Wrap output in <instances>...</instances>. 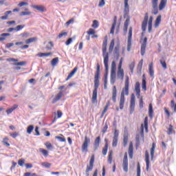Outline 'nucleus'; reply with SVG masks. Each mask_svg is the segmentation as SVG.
Wrapping results in <instances>:
<instances>
[{"label":"nucleus","instance_id":"58","mask_svg":"<svg viewBox=\"0 0 176 176\" xmlns=\"http://www.w3.org/2000/svg\"><path fill=\"white\" fill-rule=\"evenodd\" d=\"M160 63L161 64V65L162 66V67L164 68V69H167V64L166 63L165 60H160Z\"/></svg>","mask_w":176,"mask_h":176},{"label":"nucleus","instance_id":"8","mask_svg":"<svg viewBox=\"0 0 176 176\" xmlns=\"http://www.w3.org/2000/svg\"><path fill=\"white\" fill-rule=\"evenodd\" d=\"M135 108V96H134V94H132L131 96V102H130V106H129V111L131 114H132L134 112Z\"/></svg>","mask_w":176,"mask_h":176},{"label":"nucleus","instance_id":"41","mask_svg":"<svg viewBox=\"0 0 176 176\" xmlns=\"http://www.w3.org/2000/svg\"><path fill=\"white\" fill-rule=\"evenodd\" d=\"M115 47V39H112L110 45H109V52L110 53H112V52H113V47Z\"/></svg>","mask_w":176,"mask_h":176},{"label":"nucleus","instance_id":"61","mask_svg":"<svg viewBox=\"0 0 176 176\" xmlns=\"http://www.w3.org/2000/svg\"><path fill=\"white\" fill-rule=\"evenodd\" d=\"M136 146H140V135H137L135 137Z\"/></svg>","mask_w":176,"mask_h":176},{"label":"nucleus","instance_id":"55","mask_svg":"<svg viewBox=\"0 0 176 176\" xmlns=\"http://www.w3.org/2000/svg\"><path fill=\"white\" fill-rule=\"evenodd\" d=\"M41 166H43V167H45L46 168H50V167H52V164L49 162H43L41 163Z\"/></svg>","mask_w":176,"mask_h":176},{"label":"nucleus","instance_id":"37","mask_svg":"<svg viewBox=\"0 0 176 176\" xmlns=\"http://www.w3.org/2000/svg\"><path fill=\"white\" fill-rule=\"evenodd\" d=\"M113 156V151L111 150L109 152V155L107 159L108 163H109V164H112Z\"/></svg>","mask_w":176,"mask_h":176},{"label":"nucleus","instance_id":"33","mask_svg":"<svg viewBox=\"0 0 176 176\" xmlns=\"http://www.w3.org/2000/svg\"><path fill=\"white\" fill-rule=\"evenodd\" d=\"M156 148V143L153 142L152 147L151 148V160H153V157L155 156V148Z\"/></svg>","mask_w":176,"mask_h":176},{"label":"nucleus","instance_id":"48","mask_svg":"<svg viewBox=\"0 0 176 176\" xmlns=\"http://www.w3.org/2000/svg\"><path fill=\"white\" fill-rule=\"evenodd\" d=\"M100 26V23H98V21L97 20H94L93 24L91 25L92 28H98Z\"/></svg>","mask_w":176,"mask_h":176},{"label":"nucleus","instance_id":"14","mask_svg":"<svg viewBox=\"0 0 176 176\" xmlns=\"http://www.w3.org/2000/svg\"><path fill=\"white\" fill-rule=\"evenodd\" d=\"M141 85L140 82H136L135 84V91L136 93V96L138 98H140V96H141V89L140 88Z\"/></svg>","mask_w":176,"mask_h":176},{"label":"nucleus","instance_id":"49","mask_svg":"<svg viewBox=\"0 0 176 176\" xmlns=\"http://www.w3.org/2000/svg\"><path fill=\"white\" fill-rule=\"evenodd\" d=\"M135 67V62H132L130 65H129V69L131 72V74H133L134 72V68Z\"/></svg>","mask_w":176,"mask_h":176},{"label":"nucleus","instance_id":"11","mask_svg":"<svg viewBox=\"0 0 176 176\" xmlns=\"http://www.w3.org/2000/svg\"><path fill=\"white\" fill-rule=\"evenodd\" d=\"M63 97H64V93L63 92V91H60L56 95V96L52 99V104H56V102H58V101H60L61 100V98H63Z\"/></svg>","mask_w":176,"mask_h":176},{"label":"nucleus","instance_id":"63","mask_svg":"<svg viewBox=\"0 0 176 176\" xmlns=\"http://www.w3.org/2000/svg\"><path fill=\"white\" fill-rule=\"evenodd\" d=\"M26 63L25 61H21V62H17V63H14V65H16V66H19V65H25Z\"/></svg>","mask_w":176,"mask_h":176},{"label":"nucleus","instance_id":"3","mask_svg":"<svg viewBox=\"0 0 176 176\" xmlns=\"http://www.w3.org/2000/svg\"><path fill=\"white\" fill-rule=\"evenodd\" d=\"M130 86V78L129 76H126L125 77V82H124V87L122 88L121 91V96L120 98V109H123L124 108V101H126V98L124 96H129V87Z\"/></svg>","mask_w":176,"mask_h":176},{"label":"nucleus","instance_id":"26","mask_svg":"<svg viewBox=\"0 0 176 176\" xmlns=\"http://www.w3.org/2000/svg\"><path fill=\"white\" fill-rule=\"evenodd\" d=\"M160 23H162V15H159L155 21L154 27L155 28H157L159 25H160Z\"/></svg>","mask_w":176,"mask_h":176},{"label":"nucleus","instance_id":"60","mask_svg":"<svg viewBox=\"0 0 176 176\" xmlns=\"http://www.w3.org/2000/svg\"><path fill=\"white\" fill-rule=\"evenodd\" d=\"M55 138L56 140H59V141H60V142H65L67 141L65 140V138H64V137L56 136Z\"/></svg>","mask_w":176,"mask_h":176},{"label":"nucleus","instance_id":"20","mask_svg":"<svg viewBox=\"0 0 176 176\" xmlns=\"http://www.w3.org/2000/svg\"><path fill=\"white\" fill-rule=\"evenodd\" d=\"M32 8L36 9V10H38V12H41V13L46 12V8L44 6H32Z\"/></svg>","mask_w":176,"mask_h":176},{"label":"nucleus","instance_id":"52","mask_svg":"<svg viewBox=\"0 0 176 176\" xmlns=\"http://www.w3.org/2000/svg\"><path fill=\"white\" fill-rule=\"evenodd\" d=\"M25 27V25H17L16 28H15V31L16 32H19V31H21V30H23V28H24Z\"/></svg>","mask_w":176,"mask_h":176},{"label":"nucleus","instance_id":"23","mask_svg":"<svg viewBox=\"0 0 176 176\" xmlns=\"http://www.w3.org/2000/svg\"><path fill=\"white\" fill-rule=\"evenodd\" d=\"M76 71H78V67H74L73 69V70L69 74V75L67 76V78H66V82L69 80V79L71 78H72V76H74L75 75V74H76Z\"/></svg>","mask_w":176,"mask_h":176},{"label":"nucleus","instance_id":"18","mask_svg":"<svg viewBox=\"0 0 176 176\" xmlns=\"http://www.w3.org/2000/svg\"><path fill=\"white\" fill-rule=\"evenodd\" d=\"M145 162H146V170L149 171V153L148 151H145Z\"/></svg>","mask_w":176,"mask_h":176},{"label":"nucleus","instance_id":"38","mask_svg":"<svg viewBox=\"0 0 176 176\" xmlns=\"http://www.w3.org/2000/svg\"><path fill=\"white\" fill-rule=\"evenodd\" d=\"M36 41H38V38L36 37H33V38H28L25 40V43L27 45H30V43H32L34 42H36Z\"/></svg>","mask_w":176,"mask_h":176},{"label":"nucleus","instance_id":"10","mask_svg":"<svg viewBox=\"0 0 176 176\" xmlns=\"http://www.w3.org/2000/svg\"><path fill=\"white\" fill-rule=\"evenodd\" d=\"M147 42H148V38L144 37L143 39V41L142 43V45H141L140 53H141L142 56H144V54H145V52L146 50V43Z\"/></svg>","mask_w":176,"mask_h":176},{"label":"nucleus","instance_id":"4","mask_svg":"<svg viewBox=\"0 0 176 176\" xmlns=\"http://www.w3.org/2000/svg\"><path fill=\"white\" fill-rule=\"evenodd\" d=\"M89 145H90V139L87 136H85L81 146V151L82 153H87V152H89Z\"/></svg>","mask_w":176,"mask_h":176},{"label":"nucleus","instance_id":"19","mask_svg":"<svg viewBox=\"0 0 176 176\" xmlns=\"http://www.w3.org/2000/svg\"><path fill=\"white\" fill-rule=\"evenodd\" d=\"M100 142H101V137L98 136L94 142V149H98V148L100 147Z\"/></svg>","mask_w":176,"mask_h":176},{"label":"nucleus","instance_id":"13","mask_svg":"<svg viewBox=\"0 0 176 176\" xmlns=\"http://www.w3.org/2000/svg\"><path fill=\"white\" fill-rule=\"evenodd\" d=\"M148 74L151 78H155V70L153 69V63L152 62L148 65Z\"/></svg>","mask_w":176,"mask_h":176},{"label":"nucleus","instance_id":"54","mask_svg":"<svg viewBox=\"0 0 176 176\" xmlns=\"http://www.w3.org/2000/svg\"><path fill=\"white\" fill-rule=\"evenodd\" d=\"M119 50H120V45L118 44L114 49V52L117 56H119Z\"/></svg>","mask_w":176,"mask_h":176},{"label":"nucleus","instance_id":"15","mask_svg":"<svg viewBox=\"0 0 176 176\" xmlns=\"http://www.w3.org/2000/svg\"><path fill=\"white\" fill-rule=\"evenodd\" d=\"M117 78L120 80H123L124 79V70L123 69H118Z\"/></svg>","mask_w":176,"mask_h":176},{"label":"nucleus","instance_id":"64","mask_svg":"<svg viewBox=\"0 0 176 176\" xmlns=\"http://www.w3.org/2000/svg\"><path fill=\"white\" fill-rule=\"evenodd\" d=\"M105 6V0H100L98 6L99 8H102V6Z\"/></svg>","mask_w":176,"mask_h":176},{"label":"nucleus","instance_id":"46","mask_svg":"<svg viewBox=\"0 0 176 176\" xmlns=\"http://www.w3.org/2000/svg\"><path fill=\"white\" fill-rule=\"evenodd\" d=\"M61 116H63V111H61L60 110H58L57 111V117H54L53 122H56V120H57V119H60V118H61Z\"/></svg>","mask_w":176,"mask_h":176},{"label":"nucleus","instance_id":"57","mask_svg":"<svg viewBox=\"0 0 176 176\" xmlns=\"http://www.w3.org/2000/svg\"><path fill=\"white\" fill-rule=\"evenodd\" d=\"M45 146H46L47 149H53V145H52V143L49 142H45Z\"/></svg>","mask_w":176,"mask_h":176},{"label":"nucleus","instance_id":"59","mask_svg":"<svg viewBox=\"0 0 176 176\" xmlns=\"http://www.w3.org/2000/svg\"><path fill=\"white\" fill-rule=\"evenodd\" d=\"M170 107L173 108L174 112L176 113V103L174 102V100L170 101Z\"/></svg>","mask_w":176,"mask_h":176},{"label":"nucleus","instance_id":"1","mask_svg":"<svg viewBox=\"0 0 176 176\" xmlns=\"http://www.w3.org/2000/svg\"><path fill=\"white\" fill-rule=\"evenodd\" d=\"M108 46V36H104L103 43H102V56L104 58V65L105 67V72L104 74V83H108V71L109 69V66H108V63L109 62V55L108 54V52H107V47Z\"/></svg>","mask_w":176,"mask_h":176},{"label":"nucleus","instance_id":"7","mask_svg":"<svg viewBox=\"0 0 176 176\" xmlns=\"http://www.w3.org/2000/svg\"><path fill=\"white\" fill-rule=\"evenodd\" d=\"M133 38V28L130 27L128 33L127 52L131 50V39Z\"/></svg>","mask_w":176,"mask_h":176},{"label":"nucleus","instance_id":"16","mask_svg":"<svg viewBox=\"0 0 176 176\" xmlns=\"http://www.w3.org/2000/svg\"><path fill=\"white\" fill-rule=\"evenodd\" d=\"M159 2V0H152L151 3L153 6V9H154L153 14H157L159 13V11L157 10V3Z\"/></svg>","mask_w":176,"mask_h":176},{"label":"nucleus","instance_id":"51","mask_svg":"<svg viewBox=\"0 0 176 176\" xmlns=\"http://www.w3.org/2000/svg\"><path fill=\"white\" fill-rule=\"evenodd\" d=\"M18 164L21 167H23L24 166V164H25V159H19L18 160Z\"/></svg>","mask_w":176,"mask_h":176},{"label":"nucleus","instance_id":"22","mask_svg":"<svg viewBox=\"0 0 176 176\" xmlns=\"http://www.w3.org/2000/svg\"><path fill=\"white\" fill-rule=\"evenodd\" d=\"M87 34L88 35H92L91 38H98V35L96 34V30L93 28H89Z\"/></svg>","mask_w":176,"mask_h":176},{"label":"nucleus","instance_id":"34","mask_svg":"<svg viewBox=\"0 0 176 176\" xmlns=\"http://www.w3.org/2000/svg\"><path fill=\"white\" fill-rule=\"evenodd\" d=\"M109 105H111V102H109V101H108L102 112V115H101L100 118H104V115H105V113H107V111H108V108H109Z\"/></svg>","mask_w":176,"mask_h":176},{"label":"nucleus","instance_id":"39","mask_svg":"<svg viewBox=\"0 0 176 176\" xmlns=\"http://www.w3.org/2000/svg\"><path fill=\"white\" fill-rule=\"evenodd\" d=\"M53 54V52H48V53H42L39 52L37 56L38 57H49Z\"/></svg>","mask_w":176,"mask_h":176},{"label":"nucleus","instance_id":"12","mask_svg":"<svg viewBox=\"0 0 176 176\" xmlns=\"http://www.w3.org/2000/svg\"><path fill=\"white\" fill-rule=\"evenodd\" d=\"M148 18H149V16H148V12H146L145 14L144 20H143L142 23V30L143 32L146 31V25L148 24Z\"/></svg>","mask_w":176,"mask_h":176},{"label":"nucleus","instance_id":"35","mask_svg":"<svg viewBox=\"0 0 176 176\" xmlns=\"http://www.w3.org/2000/svg\"><path fill=\"white\" fill-rule=\"evenodd\" d=\"M148 116L151 119L153 118V106L152 104H149L148 105Z\"/></svg>","mask_w":176,"mask_h":176},{"label":"nucleus","instance_id":"43","mask_svg":"<svg viewBox=\"0 0 176 176\" xmlns=\"http://www.w3.org/2000/svg\"><path fill=\"white\" fill-rule=\"evenodd\" d=\"M124 12L126 13H129V0H124Z\"/></svg>","mask_w":176,"mask_h":176},{"label":"nucleus","instance_id":"9","mask_svg":"<svg viewBox=\"0 0 176 176\" xmlns=\"http://www.w3.org/2000/svg\"><path fill=\"white\" fill-rule=\"evenodd\" d=\"M122 167L125 173H127V171H129V160L127 159V153H124L122 162Z\"/></svg>","mask_w":176,"mask_h":176},{"label":"nucleus","instance_id":"21","mask_svg":"<svg viewBox=\"0 0 176 176\" xmlns=\"http://www.w3.org/2000/svg\"><path fill=\"white\" fill-rule=\"evenodd\" d=\"M118 96V89H116V86L113 87L112 91V100L113 102H116V97Z\"/></svg>","mask_w":176,"mask_h":176},{"label":"nucleus","instance_id":"30","mask_svg":"<svg viewBox=\"0 0 176 176\" xmlns=\"http://www.w3.org/2000/svg\"><path fill=\"white\" fill-rule=\"evenodd\" d=\"M153 22V16H150L148 22V31L152 32V23Z\"/></svg>","mask_w":176,"mask_h":176},{"label":"nucleus","instance_id":"53","mask_svg":"<svg viewBox=\"0 0 176 176\" xmlns=\"http://www.w3.org/2000/svg\"><path fill=\"white\" fill-rule=\"evenodd\" d=\"M58 63V58H54L51 61V64L53 67H54L55 65H57Z\"/></svg>","mask_w":176,"mask_h":176},{"label":"nucleus","instance_id":"32","mask_svg":"<svg viewBox=\"0 0 176 176\" xmlns=\"http://www.w3.org/2000/svg\"><path fill=\"white\" fill-rule=\"evenodd\" d=\"M10 36V33H2L0 34V42H3L6 41V37Z\"/></svg>","mask_w":176,"mask_h":176},{"label":"nucleus","instance_id":"5","mask_svg":"<svg viewBox=\"0 0 176 176\" xmlns=\"http://www.w3.org/2000/svg\"><path fill=\"white\" fill-rule=\"evenodd\" d=\"M94 155H92L91 156V159L89 160V165H87V168L85 170V176H89L90 174L89 173V171H92L93 167H94Z\"/></svg>","mask_w":176,"mask_h":176},{"label":"nucleus","instance_id":"29","mask_svg":"<svg viewBox=\"0 0 176 176\" xmlns=\"http://www.w3.org/2000/svg\"><path fill=\"white\" fill-rule=\"evenodd\" d=\"M17 108H19V105L14 104L11 108L8 109L6 111V112L7 115H10V113H12V112H13V111H14L15 109H17Z\"/></svg>","mask_w":176,"mask_h":176},{"label":"nucleus","instance_id":"28","mask_svg":"<svg viewBox=\"0 0 176 176\" xmlns=\"http://www.w3.org/2000/svg\"><path fill=\"white\" fill-rule=\"evenodd\" d=\"M128 152H129L130 159H133V155L134 153V151H133V143H131V142L129 144Z\"/></svg>","mask_w":176,"mask_h":176},{"label":"nucleus","instance_id":"36","mask_svg":"<svg viewBox=\"0 0 176 176\" xmlns=\"http://www.w3.org/2000/svg\"><path fill=\"white\" fill-rule=\"evenodd\" d=\"M110 82L111 85H114L116 82V73H111Z\"/></svg>","mask_w":176,"mask_h":176},{"label":"nucleus","instance_id":"25","mask_svg":"<svg viewBox=\"0 0 176 176\" xmlns=\"http://www.w3.org/2000/svg\"><path fill=\"white\" fill-rule=\"evenodd\" d=\"M104 141L106 143H105L104 146L102 151V155H104V156L107 155V153H108V146H109L108 140L105 139Z\"/></svg>","mask_w":176,"mask_h":176},{"label":"nucleus","instance_id":"31","mask_svg":"<svg viewBox=\"0 0 176 176\" xmlns=\"http://www.w3.org/2000/svg\"><path fill=\"white\" fill-rule=\"evenodd\" d=\"M130 23V19L127 18L124 23L123 31L126 34L127 32V29L129 28V24Z\"/></svg>","mask_w":176,"mask_h":176},{"label":"nucleus","instance_id":"56","mask_svg":"<svg viewBox=\"0 0 176 176\" xmlns=\"http://www.w3.org/2000/svg\"><path fill=\"white\" fill-rule=\"evenodd\" d=\"M137 176H141V166H140V162L138 163Z\"/></svg>","mask_w":176,"mask_h":176},{"label":"nucleus","instance_id":"62","mask_svg":"<svg viewBox=\"0 0 176 176\" xmlns=\"http://www.w3.org/2000/svg\"><path fill=\"white\" fill-rule=\"evenodd\" d=\"M10 137H12V138H16V137H19V133L17 132H14V133H10Z\"/></svg>","mask_w":176,"mask_h":176},{"label":"nucleus","instance_id":"27","mask_svg":"<svg viewBox=\"0 0 176 176\" xmlns=\"http://www.w3.org/2000/svg\"><path fill=\"white\" fill-rule=\"evenodd\" d=\"M167 5V0H161L159 4V10H163L166 6Z\"/></svg>","mask_w":176,"mask_h":176},{"label":"nucleus","instance_id":"42","mask_svg":"<svg viewBox=\"0 0 176 176\" xmlns=\"http://www.w3.org/2000/svg\"><path fill=\"white\" fill-rule=\"evenodd\" d=\"M111 74H116V63L115 61L111 63Z\"/></svg>","mask_w":176,"mask_h":176},{"label":"nucleus","instance_id":"45","mask_svg":"<svg viewBox=\"0 0 176 176\" xmlns=\"http://www.w3.org/2000/svg\"><path fill=\"white\" fill-rule=\"evenodd\" d=\"M173 133H175L174 126H173V125L170 124L169 127L168 128V130H167V134L168 135H170V134H173Z\"/></svg>","mask_w":176,"mask_h":176},{"label":"nucleus","instance_id":"6","mask_svg":"<svg viewBox=\"0 0 176 176\" xmlns=\"http://www.w3.org/2000/svg\"><path fill=\"white\" fill-rule=\"evenodd\" d=\"M144 127L145 129L146 133H148V116L144 118V124H141L140 126V135L144 138Z\"/></svg>","mask_w":176,"mask_h":176},{"label":"nucleus","instance_id":"44","mask_svg":"<svg viewBox=\"0 0 176 176\" xmlns=\"http://www.w3.org/2000/svg\"><path fill=\"white\" fill-rule=\"evenodd\" d=\"M8 141L9 138L8 137H6L3 139L2 144H3V145L7 147L10 146V144L8 142Z\"/></svg>","mask_w":176,"mask_h":176},{"label":"nucleus","instance_id":"40","mask_svg":"<svg viewBox=\"0 0 176 176\" xmlns=\"http://www.w3.org/2000/svg\"><path fill=\"white\" fill-rule=\"evenodd\" d=\"M38 151L41 152V153H42V155H43L45 157H47V156H49V151H47L46 149L40 148Z\"/></svg>","mask_w":176,"mask_h":176},{"label":"nucleus","instance_id":"17","mask_svg":"<svg viewBox=\"0 0 176 176\" xmlns=\"http://www.w3.org/2000/svg\"><path fill=\"white\" fill-rule=\"evenodd\" d=\"M116 23H118V16H115L113 17V24L110 30V34L113 35L115 34V27H116Z\"/></svg>","mask_w":176,"mask_h":176},{"label":"nucleus","instance_id":"47","mask_svg":"<svg viewBox=\"0 0 176 176\" xmlns=\"http://www.w3.org/2000/svg\"><path fill=\"white\" fill-rule=\"evenodd\" d=\"M118 138H113V141H112L113 148H116V146H118Z\"/></svg>","mask_w":176,"mask_h":176},{"label":"nucleus","instance_id":"24","mask_svg":"<svg viewBox=\"0 0 176 176\" xmlns=\"http://www.w3.org/2000/svg\"><path fill=\"white\" fill-rule=\"evenodd\" d=\"M142 89H143V90L144 91L146 90V76H145V74L142 75Z\"/></svg>","mask_w":176,"mask_h":176},{"label":"nucleus","instance_id":"50","mask_svg":"<svg viewBox=\"0 0 176 176\" xmlns=\"http://www.w3.org/2000/svg\"><path fill=\"white\" fill-rule=\"evenodd\" d=\"M34 131V125H30L27 128V133L28 134H31Z\"/></svg>","mask_w":176,"mask_h":176},{"label":"nucleus","instance_id":"2","mask_svg":"<svg viewBox=\"0 0 176 176\" xmlns=\"http://www.w3.org/2000/svg\"><path fill=\"white\" fill-rule=\"evenodd\" d=\"M100 75H101V72L100 71V64L96 65V72L94 76V89L92 94L91 102L92 104H97V90L98 89V86H100Z\"/></svg>","mask_w":176,"mask_h":176}]
</instances>
